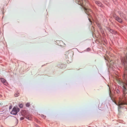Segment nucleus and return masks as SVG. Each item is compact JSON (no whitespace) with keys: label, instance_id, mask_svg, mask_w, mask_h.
I'll return each mask as SVG.
<instances>
[{"label":"nucleus","instance_id":"18","mask_svg":"<svg viewBox=\"0 0 127 127\" xmlns=\"http://www.w3.org/2000/svg\"><path fill=\"white\" fill-rule=\"evenodd\" d=\"M114 32H113V33H114ZM114 32V33H115L114 34H116V33H117V32Z\"/></svg>","mask_w":127,"mask_h":127},{"label":"nucleus","instance_id":"8","mask_svg":"<svg viewBox=\"0 0 127 127\" xmlns=\"http://www.w3.org/2000/svg\"><path fill=\"white\" fill-rule=\"evenodd\" d=\"M95 3L99 6L100 7H102L103 6L102 3L99 1H95Z\"/></svg>","mask_w":127,"mask_h":127},{"label":"nucleus","instance_id":"9","mask_svg":"<svg viewBox=\"0 0 127 127\" xmlns=\"http://www.w3.org/2000/svg\"><path fill=\"white\" fill-rule=\"evenodd\" d=\"M1 82H2L3 83H5L6 82L5 80L2 78H1Z\"/></svg>","mask_w":127,"mask_h":127},{"label":"nucleus","instance_id":"19","mask_svg":"<svg viewBox=\"0 0 127 127\" xmlns=\"http://www.w3.org/2000/svg\"><path fill=\"white\" fill-rule=\"evenodd\" d=\"M1 104H2V103H0V104L1 105Z\"/></svg>","mask_w":127,"mask_h":127},{"label":"nucleus","instance_id":"22","mask_svg":"<svg viewBox=\"0 0 127 127\" xmlns=\"http://www.w3.org/2000/svg\"><path fill=\"white\" fill-rule=\"evenodd\" d=\"M109 31H110V30H109Z\"/></svg>","mask_w":127,"mask_h":127},{"label":"nucleus","instance_id":"4","mask_svg":"<svg viewBox=\"0 0 127 127\" xmlns=\"http://www.w3.org/2000/svg\"><path fill=\"white\" fill-rule=\"evenodd\" d=\"M116 104L118 105V110L122 107L121 105H123L125 104H126V103H124L123 102H121V101L118 102V104L116 103Z\"/></svg>","mask_w":127,"mask_h":127},{"label":"nucleus","instance_id":"2","mask_svg":"<svg viewBox=\"0 0 127 127\" xmlns=\"http://www.w3.org/2000/svg\"><path fill=\"white\" fill-rule=\"evenodd\" d=\"M20 109L17 107H14L12 110L11 111L10 113L14 115H16L18 112L20 111Z\"/></svg>","mask_w":127,"mask_h":127},{"label":"nucleus","instance_id":"17","mask_svg":"<svg viewBox=\"0 0 127 127\" xmlns=\"http://www.w3.org/2000/svg\"><path fill=\"white\" fill-rule=\"evenodd\" d=\"M12 108V106H10L9 107V109H11Z\"/></svg>","mask_w":127,"mask_h":127},{"label":"nucleus","instance_id":"1","mask_svg":"<svg viewBox=\"0 0 127 127\" xmlns=\"http://www.w3.org/2000/svg\"><path fill=\"white\" fill-rule=\"evenodd\" d=\"M75 2L82 6H84L86 3L87 2V0H75Z\"/></svg>","mask_w":127,"mask_h":127},{"label":"nucleus","instance_id":"5","mask_svg":"<svg viewBox=\"0 0 127 127\" xmlns=\"http://www.w3.org/2000/svg\"><path fill=\"white\" fill-rule=\"evenodd\" d=\"M127 87V85L126 84H124L122 86V89L123 90V93H127V89L126 88V87Z\"/></svg>","mask_w":127,"mask_h":127},{"label":"nucleus","instance_id":"15","mask_svg":"<svg viewBox=\"0 0 127 127\" xmlns=\"http://www.w3.org/2000/svg\"><path fill=\"white\" fill-rule=\"evenodd\" d=\"M24 119V118L23 117H22L20 118V119L21 120H23Z\"/></svg>","mask_w":127,"mask_h":127},{"label":"nucleus","instance_id":"14","mask_svg":"<svg viewBox=\"0 0 127 127\" xmlns=\"http://www.w3.org/2000/svg\"><path fill=\"white\" fill-rule=\"evenodd\" d=\"M26 118L30 120H31V118L29 116H27Z\"/></svg>","mask_w":127,"mask_h":127},{"label":"nucleus","instance_id":"20","mask_svg":"<svg viewBox=\"0 0 127 127\" xmlns=\"http://www.w3.org/2000/svg\"><path fill=\"white\" fill-rule=\"evenodd\" d=\"M109 30H110V31H111V30L110 29H109Z\"/></svg>","mask_w":127,"mask_h":127},{"label":"nucleus","instance_id":"11","mask_svg":"<svg viewBox=\"0 0 127 127\" xmlns=\"http://www.w3.org/2000/svg\"><path fill=\"white\" fill-rule=\"evenodd\" d=\"M116 93L118 94H119V93H120V92L119 91L118 89L116 90Z\"/></svg>","mask_w":127,"mask_h":127},{"label":"nucleus","instance_id":"3","mask_svg":"<svg viewBox=\"0 0 127 127\" xmlns=\"http://www.w3.org/2000/svg\"><path fill=\"white\" fill-rule=\"evenodd\" d=\"M84 11L85 13L88 15L89 17H91V15L90 14L92 12L91 10L89 9L85 8H84Z\"/></svg>","mask_w":127,"mask_h":127},{"label":"nucleus","instance_id":"7","mask_svg":"<svg viewBox=\"0 0 127 127\" xmlns=\"http://www.w3.org/2000/svg\"><path fill=\"white\" fill-rule=\"evenodd\" d=\"M118 13L120 15V17L122 18H123L125 19H126V17L125 16V15L123 13H121L120 11H118Z\"/></svg>","mask_w":127,"mask_h":127},{"label":"nucleus","instance_id":"16","mask_svg":"<svg viewBox=\"0 0 127 127\" xmlns=\"http://www.w3.org/2000/svg\"><path fill=\"white\" fill-rule=\"evenodd\" d=\"M89 20L90 21V22H92L91 20V19L90 18H89Z\"/></svg>","mask_w":127,"mask_h":127},{"label":"nucleus","instance_id":"6","mask_svg":"<svg viewBox=\"0 0 127 127\" xmlns=\"http://www.w3.org/2000/svg\"><path fill=\"white\" fill-rule=\"evenodd\" d=\"M115 19L119 22L121 23L122 22V19L117 16H114Z\"/></svg>","mask_w":127,"mask_h":127},{"label":"nucleus","instance_id":"13","mask_svg":"<svg viewBox=\"0 0 127 127\" xmlns=\"http://www.w3.org/2000/svg\"><path fill=\"white\" fill-rule=\"evenodd\" d=\"M19 106L20 108H22L23 107V105L22 104H20Z\"/></svg>","mask_w":127,"mask_h":127},{"label":"nucleus","instance_id":"10","mask_svg":"<svg viewBox=\"0 0 127 127\" xmlns=\"http://www.w3.org/2000/svg\"><path fill=\"white\" fill-rule=\"evenodd\" d=\"M19 95V93L17 91V92L14 94V95L15 97H17Z\"/></svg>","mask_w":127,"mask_h":127},{"label":"nucleus","instance_id":"21","mask_svg":"<svg viewBox=\"0 0 127 127\" xmlns=\"http://www.w3.org/2000/svg\"><path fill=\"white\" fill-rule=\"evenodd\" d=\"M1 96V95H0V97Z\"/></svg>","mask_w":127,"mask_h":127},{"label":"nucleus","instance_id":"12","mask_svg":"<svg viewBox=\"0 0 127 127\" xmlns=\"http://www.w3.org/2000/svg\"><path fill=\"white\" fill-rule=\"evenodd\" d=\"M30 105V103H28L26 104V107H28Z\"/></svg>","mask_w":127,"mask_h":127}]
</instances>
